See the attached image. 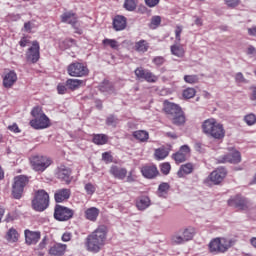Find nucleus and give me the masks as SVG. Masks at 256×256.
I'll list each match as a JSON object with an SVG mask.
<instances>
[{"mask_svg": "<svg viewBox=\"0 0 256 256\" xmlns=\"http://www.w3.org/2000/svg\"><path fill=\"white\" fill-rule=\"evenodd\" d=\"M108 229L105 225H100L85 239L86 250L90 253H99L105 247Z\"/></svg>", "mask_w": 256, "mask_h": 256, "instance_id": "nucleus-1", "label": "nucleus"}, {"mask_svg": "<svg viewBox=\"0 0 256 256\" xmlns=\"http://www.w3.org/2000/svg\"><path fill=\"white\" fill-rule=\"evenodd\" d=\"M202 131L205 135L212 137L213 139H224L225 128H223L221 123H218L215 119H207L202 124Z\"/></svg>", "mask_w": 256, "mask_h": 256, "instance_id": "nucleus-2", "label": "nucleus"}, {"mask_svg": "<svg viewBox=\"0 0 256 256\" xmlns=\"http://www.w3.org/2000/svg\"><path fill=\"white\" fill-rule=\"evenodd\" d=\"M233 245H235V242L232 239L217 237L210 241L208 247L210 253L219 255V253H227Z\"/></svg>", "mask_w": 256, "mask_h": 256, "instance_id": "nucleus-3", "label": "nucleus"}, {"mask_svg": "<svg viewBox=\"0 0 256 256\" xmlns=\"http://www.w3.org/2000/svg\"><path fill=\"white\" fill-rule=\"evenodd\" d=\"M180 233V234H179ZM179 233H176L172 236V243L175 245H183L187 241H191L195 234L197 233L195 227L188 226L179 230Z\"/></svg>", "mask_w": 256, "mask_h": 256, "instance_id": "nucleus-4", "label": "nucleus"}, {"mask_svg": "<svg viewBox=\"0 0 256 256\" xmlns=\"http://www.w3.org/2000/svg\"><path fill=\"white\" fill-rule=\"evenodd\" d=\"M34 211L43 212L49 207V194L45 190H38L32 200Z\"/></svg>", "mask_w": 256, "mask_h": 256, "instance_id": "nucleus-5", "label": "nucleus"}, {"mask_svg": "<svg viewBox=\"0 0 256 256\" xmlns=\"http://www.w3.org/2000/svg\"><path fill=\"white\" fill-rule=\"evenodd\" d=\"M29 183V177L25 175H19L14 177V182L12 184V195L14 199H20L23 197V191Z\"/></svg>", "mask_w": 256, "mask_h": 256, "instance_id": "nucleus-6", "label": "nucleus"}, {"mask_svg": "<svg viewBox=\"0 0 256 256\" xmlns=\"http://www.w3.org/2000/svg\"><path fill=\"white\" fill-rule=\"evenodd\" d=\"M30 163L34 169V171H45L47 167H49L52 163V161L47 156H32L30 158Z\"/></svg>", "mask_w": 256, "mask_h": 256, "instance_id": "nucleus-7", "label": "nucleus"}, {"mask_svg": "<svg viewBox=\"0 0 256 256\" xmlns=\"http://www.w3.org/2000/svg\"><path fill=\"white\" fill-rule=\"evenodd\" d=\"M67 72L70 77H85L89 75V69L79 62L70 64L67 68Z\"/></svg>", "mask_w": 256, "mask_h": 256, "instance_id": "nucleus-8", "label": "nucleus"}, {"mask_svg": "<svg viewBox=\"0 0 256 256\" xmlns=\"http://www.w3.org/2000/svg\"><path fill=\"white\" fill-rule=\"evenodd\" d=\"M74 212L71 208L56 205L54 209V218L56 221H69V219H73Z\"/></svg>", "mask_w": 256, "mask_h": 256, "instance_id": "nucleus-9", "label": "nucleus"}, {"mask_svg": "<svg viewBox=\"0 0 256 256\" xmlns=\"http://www.w3.org/2000/svg\"><path fill=\"white\" fill-rule=\"evenodd\" d=\"M228 205L229 207H235L236 209L245 211L246 209H249L251 207V202H249L247 198L241 195H236L228 200Z\"/></svg>", "mask_w": 256, "mask_h": 256, "instance_id": "nucleus-10", "label": "nucleus"}, {"mask_svg": "<svg viewBox=\"0 0 256 256\" xmlns=\"http://www.w3.org/2000/svg\"><path fill=\"white\" fill-rule=\"evenodd\" d=\"M61 21L62 23L72 25L73 29H75V33L78 35H83V29L79 28V25H77V14L73 12H66L61 15Z\"/></svg>", "mask_w": 256, "mask_h": 256, "instance_id": "nucleus-11", "label": "nucleus"}, {"mask_svg": "<svg viewBox=\"0 0 256 256\" xmlns=\"http://www.w3.org/2000/svg\"><path fill=\"white\" fill-rule=\"evenodd\" d=\"M225 177H227V170L225 168H218L204 180V183H209V181H211L214 185H219Z\"/></svg>", "mask_w": 256, "mask_h": 256, "instance_id": "nucleus-12", "label": "nucleus"}, {"mask_svg": "<svg viewBox=\"0 0 256 256\" xmlns=\"http://www.w3.org/2000/svg\"><path fill=\"white\" fill-rule=\"evenodd\" d=\"M55 177L60 181H64L66 185L71 183V168L60 165L55 171Z\"/></svg>", "mask_w": 256, "mask_h": 256, "instance_id": "nucleus-13", "label": "nucleus"}, {"mask_svg": "<svg viewBox=\"0 0 256 256\" xmlns=\"http://www.w3.org/2000/svg\"><path fill=\"white\" fill-rule=\"evenodd\" d=\"M31 127L33 129H47V127H51V120H49V117L47 115L42 114L38 118H34L30 121Z\"/></svg>", "mask_w": 256, "mask_h": 256, "instance_id": "nucleus-14", "label": "nucleus"}, {"mask_svg": "<svg viewBox=\"0 0 256 256\" xmlns=\"http://www.w3.org/2000/svg\"><path fill=\"white\" fill-rule=\"evenodd\" d=\"M189 155H191V148L188 145H183L180 147L179 151L173 154V159L176 163H185L187 159H189Z\"/></svg>", "mask_w": 256, "mask_h": 256, "instance_id": "nucleus-15", "label": "nucleus"}, {"mask_svg": "<svg viewBox=\"0 0 256 256\" xmlns=\"http://www.w3.org/2000/svg\"><path fill=\"white\" fill-rule=\"evenodd\" d=\"M219 163H233L237 165V163H241V153L239 151L232 152L230 154H226L218 159Z\"/></svg>", "mask_w": 256, "mask_h": 256, "instance_id": "nucleus-16", "label": "nucleus"}, {"mask_svg": "<svg viewBox=\"0 0 256 256\" xmlns=\"http://www.w3.org/2000/svg\"><path fill=\"white\" fill-rule=\"evenodd\" d=\"M39 42L34 41L32 43V47L29 48L27 52V61H30L31 63H37L39 61Z\"/></svg>", "mask_w": 256, "mask_h": 256, "instance_id": "nucleus-17", "label": "nucleus"}, {"mask_svg": "<svg viewBox=\"0 0 256 256\" xmlns=\"http://www.w3.org/2000/svg\"><path fill=\"white\" fill-rule=\"evenodd\" d=\"M15 83H17V73L11 70L3 77V87H5V89H11Z\"/></svg>", "mask_w": 256, "mask_h": 256, "instance_id": "nucleus-18", "label": "nucleus"}, {"mask_svg": "<svg viewBox=\"0 0 256 256\" xmlns=\"http://www.w3.org/2000/svg\"><path fill=\"white\" fill-rule=\"evenodd\" d=\"M24 235L27 245H36L41 239V232L39 231L25 230Z\"/></svg>", "mask_w": 256, "mask_h": 256, "instance_id": "nucleus-19", "label": "nucleus"}, {"mask_svg": "<svg viewBox=\"0 0 256 256\" xmlns=\"http://www.w3.org/2000/svg\"><path fill=\"white\" fill-rule=\"evenodd\" d=\"M110 175L114 177V179H119L123 181L125 177H127V170L121 166L112 165L109 170Z\"/></svg>", "mask_w": 256, "mask_h": 256, "instance_id": "nucleus-20", "label": "nucleus"}, {"mask_svg": "<svg viewBox=\"0 0 256 256\" xmlns=\"http://www.w3.org/2000/svg\"><path fill=\"white\" fill-rule=\"evenodd\" d=\"M164 111L169 115L170 119L177 115L178 113H181L183 111L181 107L175 103L171 102H165L164 103Z\"/></svg>", "mask_w": 256, "mask_h": 256, "instance_id": "nucleus-21", "label": "nucleus"}, {"mask_svg": "<svg viewBox=\"0 0 256 256\" xmlns=\"http://www.w3.org/2000/svg\"><path fill=\"white\" fill-rule=\"evenodd\" d=\"M69 197H71V190L67 188L58 189L54 194L56 203H63V201H67Z\"/></svg>", "mask_w": 256, "mask_h": 256, "instance_id": "nucleus-22", "label": "nucleus"}, {"mask_svg": "<svg viewBox=\"0 0 256 256\" xmlns=\"http://www.w3.org/2000/svg\"><path fill=\"white\" fill-rule=\"evenodd\" d=\"M141 173L146 179H155V176L159 175V171L155 166H144L141 169Z\"/></svg>", "mask_w": 256, "mask_h": 256, "instance_id": "nucleus-23", "label": "nucleus"}, {"mask_svg": "<svg viewBox=\"0 0 256 256\" xmlns=\"http://www.w3.org/2000/svg\"><path fill=\"white\" fill-rule=\"evenodd\" d=\"M65 251H67V245L66 244H55L49 249V255L51 256H63L65 255Z\"/></svg>", "mask_w": 256, "mask_h": 256, "instance_id": "nucleus-24", "label": "nucleus"}, {"mask_svg": "<svg viewBox=\"0 0 256 256\" xmlns=\"http://www.w3.org/2000/svg\"><path fill=\"white\" fill-rule=\"evenodd\" d=\"M127 27V18L124 16H116L113 20V28L115 31H123Z\"/></svg>", "mask_w": 256, "mask_h": 256, "instance_id": "nucleus-25", "label": "nucleus"}, {"mask_svg": "<svg viewBox=\"0 0 256 256\" xmlns=\"http://www.w3.org/2000/svg\"><path fill=\"white\" fill-rule=\"evenodd\" d=\"M151 205V200L147 196H142L136 201V207L139 211H145Z\"/></svg>", "mask_w": 256, "mask_h": 256, "instance_id": "nucleus-26", "label": "nucleus"}, {"mask_svg": "<svg viewBox=\"0 0 256 256\" xmlns=\"http://www.w3.org/2000/svg\"><path fill=\"white\" fill-rule=\"evenodd\" d=\"M97 217H99V209L98 208L91 207V208L86 209L85 218L88 221L95 222V221H97Z\"/></svg>", "mask_w": 256, "mask_h": 256, "instance_id": "nucleus-27", "label": "nucleus"}, {"mask_svg": "<svg viewBox=\"0 0 256 256\" xmlns=\"http://www.w3.org/2000/svg\"><path fill=\"white\" fill-rule=\"evenodd\" d=\"M134 139L140 141L141 143H147L149 141V132L145 130H138L133 132Z\"/></svg>", "mask_w": 256, "mask_h": 256, "instance_id": "nucleus-28", "label": "nucleus"}, {"mask_svg": "<svg viewBox=\"0 0 256 256\" xmlns=\"http://www.w3.org/2000/svg\"><path fill=\"white\" fill-rule=\"evenodd\" d=\"M100 91L102 93H108V95H111L115 93V86H113V83L109 82V80H104L100 85Z\"/></svg>", "mask_w": 256, "mask_h": 256, "instance_id": "nucleus-29", "label": "nucleus"}, {"mask_svg": "<svg viewBox=\"0 0 256 256\" xmlns=\"http://www.w3.org/2000/svg\"><path fill=\"white\" fill-rule=\"evenodd\" d=\"M193 173V164L187 163L180 167L179 171L177 172L178 177H185V175H191Z\"/></svg>", "mask_w": 256, "mask_h": 256, "instance_id": "nucleus-30", "label": "nucleus"}, {"mask_svg": "<svg viewBox=\"0 0 256 256\" xmlns=\"http://www.w3.org/2000/svg\"><path fill=\"white\" fill-rule=\"evenodd\" d=\"M134 49L137 53H147L149 51V43L147 40H140L135 43Z\"/></svg>", "mask_w": 256, "mask_h": 256, "instance_id": "nucleus-31", "label": "nucleus"}, {"mask_svg": "<svg viewBox=\"0 0 256 256\" xmlns=\"http://www.w3.org/2000/svg\"><path fill=\"white\" fill-rule=\"evenodd\" d=\"M170 51L171 53L178 58H183L185 57V49L183 48V46L178 45V44H174L170 47Z\"/></svg>", "mask_w": 256, "mask_h": 256, "instance_id": "nucleus-32", "label": "nucleus"}, {"mask_svg": "<svg viewBox=\"0 0 256 256\" xmlns=\"http://www.w3.org/2000/svg\"><path fill=\"white\" fill-rule=\"evenodd\" d=\"M92 141L95 145H106L107 141H109V136L105 134H94Z\"/></svg>", "mask_w": 256, "mask_h": 256, "instance_id": "nucleus-33", "label": "nucleus"}, {"mask_svg": "<svg viewBox=\"0 0 256 256\" xmlns=\"http://www.w3.org/2000/svg\"><path fill=\"white\" fill-rule=\"evenodd\" d=\"M66 85L67 87H69V89H71L72 91H75V89H79L81 85H85V82L79 79H68L66 81Z\"/></svg>", "mask_w": 256, "mask_h": 256, "instance_id": "nucleus-34", "label": "nucleus"}, {"mask_svg": "<svg viewBox=\"0 0 256 256\" xmlns=\"http://www.w3.org/2000/svg\"><path fill=\"white\" fill-rule=\"evenodd\" d=\"M171 186H169V183L163 182L158 186V197H163L164 199L167 197V194L169 193V189Z\"/></svg>", "mask_w": 256, "mask_h": 256, "instance_id": "nucleus-35", "label": "nucleus"}, {"mask_svg": "<svg viewBox=\"0 0 256 256\" xmlns=\"http://www.w3.org/2000/svg\"><path fill=\"white\" fill-rule=\"evenodd\" d=\"M170 119L174 125H185V114L183 113V110L172 116Z\"/></svg>", "mask_w": 256, "mask_h": 256, "instance_id": "nucleus-36", "label": "nucleus"}, {"mask_svg": "<svg viewBox=\"0 0 256 256\" xmlns=\"http://www.w3.org/2000/svg\"><path fill=\"white\" fill-rule=\"evenodd\" d=\"M6 239L11 243H16V241L19 239V233L17 230H15V228H11L6 234Z\"/></svg>", "mask_w": 256, "mask_h": 256, "instance_id": "nucleus-37", "label": "nucleus"}, {"mask_svg": "<svg viewBox=\"0 0 256 256\" xmlns=\"http://www.w3.org/2000/svg\"><path fill=\"white\" fill-rule=\"evenodd\" d=\"M75 45V40L71 38H67L59 43V47L62 50L71 49Z\"/></svg>", "mask_w": 256, "mask_h": 256, "instance_id": "nucleus-38", "label": "nucleus"}, {"mask_svg": "<svg viewBox=\"0 0 256 256\" xmlns=\"http://www.w3.org/2000/svg\"><path fill=\"white\" fill-rule=\"evenodd\" d=\"M169 156V151L165 148H158L155 150V157L158 160L165 159V157Z\"/></svg>", "mask_w": 256, "mask_h": 256, "instance_id": "nucleus-39", "label": "nucleus"}, {"mask_svg": "<svg viewBox=\"0 0 256 256\" xmlns=\"http://www.w3.org/2000/svg\"><path fill=\"white\" fill-rule=\"evenodd\" d=\"M161 25V16H152L148 27L150 29H157Z\"/></svg>", "mask_w": 256, "mask_h": 256, "instance_id": "nucleus-40", "label": "nucleus"}, {"mask_svg": "<svg viewBox=\"0 0 256 256\" xmlns=\"http://www.w3.org/2000/svg\"><path fill=\"white\" fill-rule=\"evenodd\" d=\"M185 83H189L190 85H195V83H199V76L198 75H185L184 76Z\"/></svg>", "mask_w": 256, "mask_h": 256, "instance_id": "nucleus-41", "label": "nucleus"}, {"mask_svg": "<svg viewBox=\"0 0 256 256\" xmlns=\"http://www.w3.org/2000/svg\"><path fill=\"white\" fill-rule=\"evenodd\" d=\"M103 45H109L111 49H119V43L115 39L106 38L102 41Z\"/></svg>", "mask_w": 256, "mask_h": 256, "instance_id": "nucleus-42", "label": "nucleus"}, {"mask_svg": "<svg viewBox=\"0 0 256 256\" xmlns=\"http://www.w3.org/2000/svg\"><path fill=\"white\" fill-rule=\"evenodd\" d=\"M196 93H197V91L195 90V88H187L183 91V98L184 99H193V97H195Z\"/></svg>", "mask_w": 256, "mask_h": 256, "instance_id": "nucleus-43", "label": "nucleus"}, {"mask_svg": "<svg viewBox=\"0 0 256 256\" xmlns=\"http://www.w3.org/2000/svg\"><path fill=\"white\" fill-rule=\"evenodd\" d=\"M157 79V76L149 70L144 76V81H147V83H156Z\"/></svg>", "mask_w": 256, "mask_h": 256, "instance_id": "nucleus-44", "label": "nucleus"}, {"mask_svg": "<svg viewBox=\"0 0 256 256\" xmlns=\"http://www.w3.org/2000/svg\"><path fill=\"white\" fill-rule=\"evenodd\" d=\"M124 7L125 9H127V11H135V9L137 8V4L135 3V0H126L124 3Z\"/></svg>", "mask_w": 256, "mask_h": 256, "instance_id": "nucleus-45", "label": "nucleus"}, {"mask_svg": "<svg viewBox=\"0 0 256 256\" xmlns=\"http://www.w3.org/2000/svg\"><path fill=\"white\" fill-rule=\"evenodd\" d=\"M31 115L32 117H34V119H37L38 117L45 115V113H43V110L41 109V107L36 106L32 109Z\"/></svg>", "mask_w": 256, "mask_h": 256, "instance_id": "nucleus-46", "label": "nucleus"}, {"mask_svg": "<svg viewBox=\"0 0 256 256\" xmlns=\"http://www.w3.org/2000/svg\"><path fill=\"white\" fill-rule=\"evenodd\" d=\"M117 117H115V115H110L107 117L106 119V125H108L109 127H115L117 125Z\"/></svg>", "mask_w": 256, "mask_h": 256, "instance_id": "nucleus-47", "label": "nucleus"}, {"mask_svg": "<svg viewBox=\"0 0 256 256\" xmlns=\"http://www.w3.org/2000/svg\"><path fill=\"white\" fill-rule=\"evenodd\" d=\"M148 71L149 70H145L142 67H140L135 70V75L138 79H145V75H147Z\"/></svg>", "mask_w": 256, "mask_h": 256, "instance_id": "nucleus-48", "label": "nucleus"}, {"mask_svg": "<svg viewBox=\"0 0 256 256\" xmlns=\"http://www.w3.org/2000/svg\"><path fill=\"white\" fill-rule=\"evenodd\" d=\"M244 121L247 123V125H255L256 123V116L255 114H248L245 116Z\"/></svg>", "mask_w": 256, "mask_h": 256, "instance_id": "nucleus-49", "label": "nucleus"}, {"mask_svg": "<svg viewBox=\"0 0 256 256\" xmlns=\"http://www.w3.org/2000/svg\"><path fill=\"white\" fill-rule=\"evenodd\" d=\"M235 81L236 83H249V80H247L245 76H243V73L241 72L236 73Z\"/></svg>", "mask_w": 256, "mask_h": 256, "instance_id": "nucleus-50", "label": "nucleus"}, {"mask_svg": "<svg viewBox=\"0 0 256 256\" xmlns=\"http://www.w3.org/2000/svg\"><path fill=\"white\" fill-rule=\"evenodd\" d=\"M170 171H171V164L166 162L161 165V173H163V175H169Z\"/></svg>", "mask_w": 256, "mask_h": 256, "instance_id": "nucleus-51", "label": "nucleus"}, {"mask_svg": "<svg viewBox=\"0 0 256 256\" xmlns=\"http://www.w3.org/2000/svg\"><path fill=\"white\" fill-rule=\"evenodd\" d=\"M152 61H153L154 65L161 67V65H163V63H165V58L163 56H157Z\"/></svg>", "mask_w": 256, "mask_h": 256, "instance_id": "nucleus-52", "label": "nucleus"}, {"mask_svg": "<svg viewBox=\"0 0 256 256\" xmlns=\"http://www.w3.org/2000/svg\"><path fill=\"white\" fill-rule=\"evenodd\" d=\"M102 160H104L106 163H113V156L109 152H104L102 154Z\"/></svg>", "mask_w": 256, "mask_h": 256, "instance_id": "nucleus-53", "label": "nucleus"}, {"mask_svg": "<svg viewBox=\"0 0 256 256\" xmlns=\"http://www.w3.org/2000/svg\"><path fill=\"white\" fill-rule=\"evenodd\" d=\"M85 191L87 195H93L95 193V186L91 183L85 185Z\"/></svg>", "mask_w": 256, "mask_h": 256, "instance_id": "nucleus-54", "label": "nucleus"}, {"mask_svg": "<svg viewBox=\"0 0 256 256\" xmlns=\"http://www.w3.org/2000/svg\"><path fill=\"white\" fill-rule=\"evenodd\" d=\"M194 149L198 153H205V146L201 142H196L194 145Z\"/></svg>", "mask_w": 256, "mask_h": 256, "instance_id": "nucleus-55", "label": "nucleus"}, {"mask_svg": "<svg viewBox=\"0 0 256 256\" xmlns=\"http://www.w3.org/2000/svg\"><path fill=\"white\" fill-rule=\"evenodd\" d=\"M46 247H47V237H44L36 249L37 251H45Z\"/></svg>", "mask_w": 256, "mask_h": 256, "instance_id": "nucleus-56", "label": "nucleus"}, {"mask_svg": "<svg viewBox=\"0 0 256 256\" xmlns=\"http://www.w3.org/2000/svg\"><path fill=\"white\" fill-rule=\"evenodd\" d=\"M144 1L147 7L153 8V7H157V5H159V2L161 0H144Z\"/></svg>", "mask_w": 256, "mask_h": 256, "instance_id": "nucleus-57", "label": "nucleus"}, {"mask_svg": "<svg viewBox=\"0 0 256 256\" xmlns=\"http://www.w3.org/2000/svg\"><path fill=\"white\" fill-rule=\"evenodd\" d=\"M183 32V28L181 26H177L175 30L176 41H181V33Z\"/></svg>", "mask_w": 256, "mask_h": 256, "instance_id": "nucleus-58", "label": "nucleus"}, {"mask_svg": "<svg viewBox=\"0 0 256 256\" xmlns=\"http://www.w3.org/2000/svg\"><path fill=\"white\" fill-rule=\"evenodd\" d=\"M225 3L228 7H237L239 5V0H225Z\"/></svg>", "mask_w": 256, "mask_h": 256, "instance_id": "nucleus-59", "label": "nucleus"}, {"mask_svg": "<svg viewBox=\"0 0 256 256\" xmlns=\"http://www.w3.org/2000/svg\"><path fill=\"white\" fill-rule=\"evenodd\" d=\"M57 91L59 95H65V93H67V87H65V85L59 84L57 86Z\"/></svg>", "mask_w": 256, "mask_h": 256, "instance_id": "nucleus-60", "label": "nucleus"}, {"mask_svg": "<svg viewBox=\"0 0 256 256\" xmlns=\"http://www.w3.org/2000/svg\"><path fill=\"white\" fill-rule=\"evenodd\" d=\"M71 237H73V235L71 234V232H66L62 235V241H64L65 243H67L68 241H71Z\"/></svg>", "mask_w": 256, "mask_h": 256, "instance_id": "nucleus-61", "label": "nucleus"}, {"mask_svg": "<svg viewBox=\"0 0 256 256\" xmlns=\"http://www.w3.org/2000/svg\"><path fill=\"white\" fill-rule=\"evenodd\" d=\"M248 35H250V37H256V26L248 28Z\"/></svg>", "mask_w": 256, "mask_h": 256, "instance_id": "nucleus-62", "label": "nucleus"}, {"mask_svg": "<svg viewBox=\"0 0 256 256\" xmlns=\"http://www.w3.org/2000/svg\"><path fill=\"white\" fill-rule=\"evenodd\" d=\"M255 54H256V48L250 45L247 49V55H255Z\"/></svg>", "mask_w": 256, "mask_h": 256, "instance_id": "nucleus-63", "label": "nucleus"}, {"mask_svg": "<svg viewBox=\"0 0 256 256\" xmlns=\"http://www.w3.org/2000/svg\"><path fill=\"white\" fill-rule=\"evenodd\" d=\"M251 101H256V87H252Z\"/></svg>", "mask_w": 256, "mask_h": 256, "instance_id": "nucleus-64", "label": "nucleus"}]
</instances>
